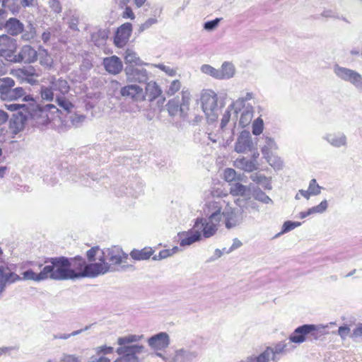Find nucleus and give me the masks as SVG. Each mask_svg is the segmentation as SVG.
<instances>
[{
	"mask_svg": "<svg viewBox=\"0 0 362 362\" xmlns=\"http://www.w3.org/2000/svg\"><path fill=\"white\" fill-rule=\"evenodd\" d=\"M100 248L92 247L86 252L88 263L81 256L69 259V279L83 277H96L110 271V264L106 261L104 253L96 259Z\"/></svg>",
	"mask_w": 362,
	"mask_h": 362,
	"instance_id": "1",
	"label": "nucleus"
},
{
	"mask_svg": "<svg viewBox=\"0 0 362 362\" xmlns=\"http://www.w3.org/2000/svg\"><path fill=\"white\" fill-rule=\"evenodd\" d=\"M39 273L29 269L23 273V278L28 280L42 281L48 278L54 280L69 279V259L64 257L51 258Z\"/></svg>",
	"mask_w": 362,
	"mask_h": 362,
	"instance_id": "2",
	"label": "nucleus"
},
{
	"mask_svg": "<svg viewBox=\"0 0 362 362\" xmlns=\"http://www.w3.org/2000/svg\"><path fill=\"white\" fill-rule=\"evenodd\" d=\"M141 337L135 334H130L117 339V343L120 346L117 349V353L122 356L114 362H137L136 354L141 353L144 349L140 345H129V344L138 341Z\"/></svg>",
	"mask_w": 362,
	"mask_h": 362,
	"instance_id": "3",
	"label": "nucleus"
},
{
	"mask_svg": "<svg viewBox=\"0 0 362 362\" xmlns=\"http://www.w3.org/2000/svg\"><path fill=\"white\" fill-rule=\"evenodd\" d=\"M190 101V92L188 89L183 88L181 91V99H180V97H176L170 100L166 105L167 110L172 116L176 115L178 113L182 115L189 110Z\"/></svg>",
	"mask_w": 362,
	"mask_h": 362,
	"instance_id": "4",
	"label": "nucleus"
},
{
	"mask_svg": "<svg viewBox=\"0 0 362 362\" xmlns=\"http://www.w3.org/2000/svg\"><path fill=\"white\" fill-rule=\"evenodd\" d=\"M221 218H216V214L210 215L209 218H198L195 223L199 222L197 230H200V233L203 234L204 238H210L213 236L217 231Z\"/></svg>",
	"mask_w": 362,
	"mask_h": 362,
	"instance_id": "5",
	"label": "nucleus"
},
{
	"mask_svg": "<svg viewBox=\"0 0 362 362\" xmlns=\"http://www.w3.org/2000/svg\"><path fill=\"white\" fill-rule=\"evenodd\" d=\"M217 96L212 91H206L202 94L201 102L203 111L208 117L216 115L215 110H217Z\"/></svg>",
	"mask_w": 362,
	"mask_h": 362,
	"instance_id": "6",
	"label": "nucleus"
},
{
	"mask_svg": "<svg viewBox=\"0 0 362 362\" xmlns=\"http://www.w3.org/2000/svg\"><path fill=\"white\" fill-rule=\"evenodd\" d=\"M199 222L194 223L192 228L180 232L177 234L180 241V245L182 247L189 246L202 239L200 230H197Z\"/></svg>",
	"mask_w": 362,
	"mask_h": 362,
	"instance_id": "7",
	"label": "nucleus"
},
{
	"mask_svg": "<svg viewBox=\"0 0 362 362\" xmlns=\"http://www.w3.org/2000/svg\"><path fill=\"white\" fill-rule=\"evenodd\" d=\"M334 73L340 78L349 81L355 86L362 89V76L356 71L340 66L334 68Z\"/></svg>",
	"mask_w": 362,
	"mask_h": 362,
	"instance_id": "8",
	"label": "nucleus"
},
{
	"mask_svg": "<svg viewBox=\"0 0 362 362\" xmlns=\"http://www.w3.org/2000/svg\"><path fill=\"white\" fill-rule=\"evenodd\" d=\"M132 33L131 23H124L117 28L115 36L114 44L119 48L124 47L128 42Z\"/></svg>",
	"mask_w": 362,
	"mask_h": 362,
	"instance_id": "9",
	"label": "nucleus"
},
{
	"mask_svg": "<svg viewBox=\"0 0 362 362\" xmlns=\"http://www.w3.org/2000/svg\"><path fill=\"white\" fill-rule=\"evenodd\" d=\"M120 95L130 99L133 102L144 101V92L143 88L136 84H129L120 89Z\"/></svg>",
	"mask_w": 362,
	"mask_h": 362,
	"instance_id": "10",
	"label": "nucleus"
},
{
	"mask_svg": "<svg viewBox=\"0 0 362 362\" xmlns=\"http://www.w3.org/2000/svg\"><path fill=\"white\" fill-rule=\"evenodd\" d=\"M37 52L30 45H24L19 53L11 59L15 62L33 63L37 59Z\"/></svg>",
	"mask_w": 362,
	"mask_h": 362,
	"instance_id": "11",
	"label": "nucleus"
},
{
	"mask_svg": "<svg viewBox=\"0 0 362 362\" xmlns=\"http://www.w3.org/2000/svg\"><path fill=\"white\" fill-rule=\"evenodd\" d=\"M16 44L13 39L6 35L0 36V57L11 60L16 51Z\"/></svg>",
	"mask_w": 362,
	"mask_h": 362,
	"instance_id": "12",
	"label": "nucleus"
},
{
	"mask_svg": "<svg viewBox=\"0 0 362 362\" xmlns=\"http://www.w3.org/2000/svg\"><path fill=\"white\" fill-rule=\"evenodd\" d=\"M149 346L156 351L163 350L170 344L169 336L165 332H160L148 339Z\"/></svg>",
	"mask_w": 362,
	"mask_h": 362,
	"instance_id": "13",
	"label": "nucleus"
},
{
	"mask_svg": "<svg viewBox=\"0 0 362 362\" xmlns=\"http://www.w3.org/2000/svg\"><path fill=\"white\" fill-rule=\"evenodd\" d=\"M20 279L21 277L8 267H0V294L4 291L7 283H14Z\"/></svg>",
	"mask_w": 362,
	"mask_h": 362,
	"instance_id": "14",
	"label": "nucleus"
},
{
	"mask_svg": "<svg viewBox=\"0 0 362 362\" xmlns=\"http://www.w3.org/2000/svg\"><path fill=\"white\" fill-rule=\"evenodd\" d=\"M253 143L249 132H242L235 145V151L238 153H246L252 151Z\"/></svg>",
	"mask_w": 362,
	"mask_h": 362,
	"instance_id": "15",
	"label": "nucleus"
},
{
	"mask_svg": "<svg viewBox=\"0 0 362 362\" xmlns=\"http://www.w3.org/2000/svg\"><path fill=\"white\" fill-rule=\"evenodd\" d=\"M5 108L11 112H18L20 115L22 117L23 120H26L29 117L33 118L35 117V114L33 112V107L28 106L25 104H6Z\"/></svg>",
	"mask_w": 362,
	"mask_h": 362,
	"instance_id": "16",
	"label": "nucleus"
},
{
	"mask_svg": "<svg viewBox=\"0 0 362 362\" xmlns=\"http://www.w3.org/2000/svg\"><path fill=\"white\" fill-rule=\"evenodd\" d=\"M103 65L105 70L112 74H119L123 68L122 61L117 56L105 58L103 59Z\"/></svg>",
	"mask_w": 362,
	"mask_h": 362,
	"instance_id": "17",
	"label": "nucleus"
},
{
	"mask_svg": "<svg viewBox=\"0 0 362 362\" xmlns=\"http://www.w3.org/2000/svg\"><path fill=\"white\" fill-rule=\"evenodd\" d=\"M144 92V100L150 102L155 100L162 94V90L157 83L150 81L146 83Z\"/></svg>",
	"mask_w": 362,
	"mask_h": 362,
	"instance_id": "18",
	"label": "nucleus"
},
{
	"mask_svg": "<svg viewBox=\"0 0 362 362\" xmlns=\"http://www.w3.org/2000/svg\"><path fill=\"white\" fill-rule=\"evenodd\" d=\"M310 330V327L306 326V325L298 327L290 336V341L298 344L303 342L306 339V337H308V332Z\"/></svg>",
	"mask_w": 362,
	"mask_h": 362,
	"instance_id": "19",
	"label": "nucleus"
},
{
	"mask_svg": "<svg viewBox=\"0 0 362 362\" xmlns=\"http://www.w3.org/2000/svg\"><path fill=\"white\" fill-rule=\"evenodd\" d=\"M34 69H17L12 70L11 74L16 78H22L23 80H25L28 83L33 84L36 82L35 80H33L34 73L33 72Z\"/></svg>",
	"mask_w": 362,
	"mask_h": 362,
	"instance_id": "20",
	"label": "nucleus"
},
{
	"mask_svg": "<svg viewBox=\"0 0 362 362\" xmlns=\"http://www.w3.org/2000/svg\"><path fill=\"white\" fill-rule=\"evenodd\" d=\"M5 28L7 32L11 35H18L23 30V25L17 18H9L6 24Z\"/></svg>",
	"mask_w": 362,
	"mask_h": 362,
	"instance_id": "21",
	"label": "nucleus"
},
{
	"mask_svg": "<svg viewBox=\"0 0 362 362\" xmlns=\"http://www.w3.org/2000/svg\"><path fill=\"white\" fill-rule=\"evenodd\" d=\"M154 253V250L151 247H145L141 250H133L130 252L132 259L136 261L148 259Z\"/></svg>",
	"mask_w": 362,
	"mask_h": 362,
	"instance_id": "22",
	"label": "nucleus"
},
{
	"mask_svg": "<svg viewBox=\"0 0 362 362\" xmlns=\"http://www.w3.org/2000/svg\"><path fill=\"white\" fill-rule=\"evenodd\" d=\"M109 260L112 264H119L126 262L128 259V255L122 250L113 249L108 252Z\"/></svg>",
	"mask_w": 362,
	"mask_h": 362,
	"instance_id": "23",
	"label": "nucleus"
},
{
	"mask_svg": "<svg viewBox=\"0 0 362 362\" xmlns=\"http://www.w3.org/2000/svg\"><path fill=\"white\" fill-rule=\"evenodd\" d=\"M15 86V81L10 77L0 78V98L4 100L11 88Z\"/></svg>",
	"mask_w": 362,
	"mask_h": 362,
	"instance_id": "24",
	"label": "nucleus"
},
{
	"mask_svg": "<svg viewBox=\"0 0 362 362\" xmlns=\"http://www.w3.org/2000/svg\"><path fill=\"white\" fill-rule=\"evenodd\" d=\"M107 37V31L103 29H98L91 34V41L98 47L105 45Z\"/></svg>",
	"mask_w": 362,
	"mask_h": 362,
	"instance_id": "25",
	"label": "nucleus"
},
{
	"mask_svg": "<svg viewBox=\"0 0 362 362\" xmlns=\"http://www.w3.org/2000/svg\"><path fill=\"white\" fill-rule=\"evenodd\" d=\"M158 356L163 358L165 362H186L189 358V354L182 349L175 352L173 358H165L161 354H157Z\"/></svg>",
	"mask_w": 362,
	"mask_h": 362,
	"instance_id": "26",
	"label": "nucleus"
},
{
	"mask_svg": "<svg viewBox=\"0 0 362 362\" xmlns=\"http://www.w3.org/2000/svg\"><path fill=\"white\" fill-rule=\"evenodd\" d=\"M40 64L46 67H51L53 64V59L47 49L40 48L37 52Z\"/></svg>",
	"mask_w": 362,
	"mask_h": 362,
	"instance_id": "27",
	"label": "nucleus"
},
{
	"mask_svg": "<svg viewBox=\"0 0 362 362\" xmlns=\"http://www.w3.org/2000/svg\"><path fill=\"white\" fill-rule=\"evenodd\" d=\"M235 163L238 168L246 172H252L257 169V164L255 161L247 160L245 158L236 160Z\"/></svg>",
	"mask_w": 362,
	"mask_h": 362,
	"instance_id": "28",
	"label": "nucleus"
},
{
	"mask_svg": "<svg viewBox=\"0 0 362 362\" xmlns=\"http://www.w3.org/2000/svg\"><path fill=\"white\" fill-rule=\"evenodd\" d=\"M221 216L225 218V224L227 228H231L237 225L238 218L233 210L230 209L229 211H223Z\"/></svg>",
	"mask_w": 362,
	"mask_h": 362,
	"instance_id": "29",
	"label": "nucleus"
},
{
	"mask_svg": "<svg viewBox=\"0 0 362 362\" xmlns=\"http://www.w3.org/2000/svg\"><path fill=\"white\" fill-rule=\"evenodd\" d=\"M219 71L221 79H228L232 78L235 74L234 66L231 63L227 62L222 64Z\"/></svg>",
	"mask_w": 362,
	"mask_h": 362,
	"instance_id": "30",
	"label": "nucleus"
},
{
	"mask_svg": "<svg viewBox=\"0 0 362 362\" xmlns=\"http://www.w3.org/2000/svg\"><path fill=\"white\" fill-rule=\"evenodd\" d=\"M25 91L22 87H17L15 88H11L8 93L6 96L4 100L13 101L17 100L24 96Z\"/></svg>",
	"mask_w": 362,
	"mask_h": 362,
	"instance_id": "31",
	"label": "nucleus"
},
{
	"mask_svg": "<svg viewBox=\"0 0 362 362\" xmlns=\"http://www.w3.org/2000/svg\"><path fill=\"white\" fill-rule=\"evenodd\" d=\"M207 213H211V215L216 214V218H221L222 206L218 202L211 201L206 204Z\"/></svg>",
	"mask_w": 362,
	"mask_h": 362,
	"instance_id": "32",
	"label": "nucleus"
},
{
	"mask_svg": "<svg viewBox=\"0 0 362 362\" xmlns=\"http://www.w3.org/2000/svg\"><path fill=\"white\" fill-rule=\"evenodd\" d=\"M230 193L233 196L245 197L250 194V189L240 183H235L230 187Z\"/></svg>",
	"mask_w": 362,
	"mask_h": 362,
	"instance_id": "33",
	"label": "nucleus"
},
{
	"mask_svg": "<svg viewBox=\"0 0 362 362\" xmlns=\"http://www.w3.org/2000/svg\"><path fill=\"white\" fill-rule=\"evenodd\" d=\"M329 142L334 146L340 147L346 143V136L343 134H332L328 136Z\"/></svg>",
	"mask_w": 362,
	"mask_h": 362,
	"instance_id": "34",
	"label": "nucleus"
},
{
	"mask_svg": "<svg viewBox=\"0 0 362 362\" xmlns=\"http://www.w3.org/2000/svg\"><path fill=\"white\" fill-rule=\"evenodd\" d=\"M124 62L126 64L132 65H139L141 64V59L136 53L129 49H127L125 52Z\"/></svg>",
	"mask_w": 362,
	"mask_h": 362,
	"instance_id": "35",
	"label": "nucleus"
},
{
	"mask_svg": "<svg viewBox=\"0 0 362 362\" xmlns=\"http://www.w3.org/2000/svg\"><path fill=\"white\" fill-rule=\"evenodd\" d=\"M276 352L267 347L257 358V362H270L274 360Z\"/></svg>",
	"mask_w": 362,
	"mask_h": 362,
	"instance_id": "36",
	"label": "nucleus"
},
{
	"mask_svg": "<svg viewBox=\"0 0 362 362\" xmlns=\"http://www.w3.org/2000/svg\"><path fill=\"white\" fill-rule=\"evenodd\" d=\"M306 326L310 328V330L308 332V337H311L313 339H317L325 334L324 330L316 325H306Z\"/></svg>",
	"mask_w": 362,
	"mask_h": 362,
	"instance_id": "37",
	"label": "nucleus"
},
{
	"mask_svg": "<svg viewBox=\"0 0 362 362\" xmlns=\"http://www.w3.org/2000/svg\"><path fill=\"white\" fill-rule=\"evenodd\" d=\"M182 88V83L180 80H173L168 87L165 93L168 96H173L176 94Z\"/></svg>",
	"mask_w": 362,
	"mask_h": 362,
	"instance_id": "38",
	"label": "nucleus"
},
{
	"mask_svg": "<svg viewBox=\"0 0 362 362\" xmlns=\"http://www.w3.org/2000/svg\"><path fill=\"white\" fill-rule=\"evenodd\" d=\"M53 89L55 90L60 91L62 94H65L69 90V86L66 81L63 79H59L53 83Z\"/></svg>",
	"mask_w": 362,
	"mask_h": 362,
	"instance_id": "39",
	"label": "nucleus"
},
{
	"mask_svg": "<svg viewBox=\"0 0 362 362\" xmlns=\"http://www.w3.org/2000/svg\"><path fill=\"white\" fill-rule=\"evenodd\" d=\"M178 251L177 247H173L172 249H165L160 251L158 256H154L153 259L154 260L162 259L170 257L173 254Z\"/></svg>",
	"mask_w": 362,
	"mask_h": 362,
	"instance_id": "40",
	"label": "nucleus"
},
{
	"mask_svg": "<svg viewBox=\"0 0 362 362\" xmlns=\"http://www.w3.org/2000/svg\"><path fill=\"white\" fill-rule=\"evenodd\" d=\"M264 129V122L262 118L258 117L252 123V134L258 136L261 134Z\"/></svg>",
	"mask_w": 362,
	"mask_h": 362,
	"instance_id": "41",
	"label": "nucleus"
},
{
	"mask_svg": "<svg viewBox=\"0 0 362 362\" xmlns=\"http://www.w3.org/2000/svg\"><path fill=\"white\" fill-rule=\"evenodd\" d=\"M41 98L47 101H52L54 98V93L52 88L42 86L40 90Z\"/></svg>",
	"mask_w": 362,
	"mask_h": 362,
	"instance_id": "42",
	"label": "nucleus"
},
{
	"mask_svg": "<svg viewBox=\"0 0 362 362\" xmlns=\"http://www.w3.org/2000/svg\"><path fill=\"white\" fill-rule=\"evenodd\" d=\"M57 104L64 110L69 112L74 107L72 103L64 97H57Z\"/></svg>",
	"mask_w": 362,
	"mask_h": 362,
	"instance_id": "43",
	"label": "nucleus"
},
{
	"mask_svg": "<svg viewBox=\"0 0 362 362\" xmlns=\"http://www.w3.org/2000/svg\"><path fill=\"white\" fill-rule=\"evenodd\" d=\"M202 71L214 78L216 79H221V76L220 75V71L219 69H216L215 68L209 66V65H204L202 67Z\"/></svg>",
	"mask_w": 362,
	"mask_h": 362,
	"instance_id": "44",
	"label": "nucleus"
},
{
	"mask_svg": "<svg viewBox=\"0 0 362 362\" xmlns=\"http://www.w3.org/2000/svg\"><path fill=\"white\" fill-rule=\"evenodd\" d=\"M23 101L24 102H32V103H30L29 105H27L28 106L31 107V108L33 107V112L35 114V116L37 114V110H42L41 107L36 105L35 99L31 96L30 95H24L23 97Z\"/></svg>",
	"mask_w": 362,
	"mask_h": 362,
	"instance_id": "45",
	"label": "nucleus"
},
{
	"mask_svg": "<svg viewBox=\"0 0 362 362\" xmlns=\"http://www.w3.org/2000/svg\"><path fill=\"white\" fill-rule=\"evenodd\" d=\"M236 172L233 168H226L223 172L224 180L228 182L235 181L236 179Z\"/></svg>",
	"mask_w": 362,
	"mask_h": 362,
	"instance_id": "46",
	"label": "nucleus"
},
{
	"mask_svg": "<svg viewBox=\"0 0 362 362\" xmlns=\"http://www.w3.org/2000/svg\"><path fill=\"white\" fill-rule=\"evenodd\" d=\"M327 208V202L326 200H324L320 203L317 206H315L308 211V214H313V213H322L325 211Z\"/></svg>",
	"mask_w": 362,
	"mask_h": 362,
	"instance_id": "47",
	"label": "nucleus"
},
{
	"mask_svg": "<svg viewBox=\"0 0 362 362\" xmlns=\"http://www.w3.org/2000/svg\"><path fill=\"white\" fill-rule=\"evenodd\" d=\"M156 66L160 70L164 71L169 76H175L177 74V70L175 69L163 64H157Z\"/></svg>",
	"mask_w": 362,
	"mask_h": 362,
	"instance_id": "48",
	"label": "nucleus"
},
{
	"mask_svg": "<svg viewBox=\"0 0 362 362\" xmlns=\"http://www.w3.org/2000/svg\"><path fill=\"white\" fill-rule=\"evenodd\" d=\"M308 189L313 195H317L321 192V187L317 183L315 179H312L310 182Z\"/></svg>",
	"mask_w": 362,
	"mask_h": 362,
	"instance_id": "49",
	"label": "nucleus"
},
{
	"mask_svg": "<svg viewBox=\"0 0 362 362\" xmlns=\"http://www.w3.org/2000/svg\"><path fill=\"white\" fill-rule=\"evenodd\" d=\"M220 21H221V18H216L213 21H207L205 23L204 28L206 30H212L218 25Z\"/></svg>",
	"mask_w": 362,
	"mask_h": 362,
	"instance_id": "50",
	"label": "nucleus"
},
{
	"mask_svg": "<svg viewBox=\"0 0 362 362\" xmlns=\"http://www.w3.org/2000/svg\"><path fill=\"white\" fill-rule=\"evenodd\" d=\"M123 18H130L134 20L135 18V15L132 11V9L129 6H127L122 15Z\"/></svg>",
	"mask_w": 362,
	"mask_h": 362,
	"instance_id": "51",
	"label": "nucleus"
},
{
	"mask_svg": "<svg viewBox=\"0 0 362 362\" xmlns=\"http://www.w3.org/2000/svg\"><path fill=\"white\" fill-rule=\"evenodd\" d=\"M113 353V348L112 346H102L98 348L97 354H108Z\"/></svg>",
	"mask_w": 362,
	"mask_h": 362,
	"instance_id": "52",
	"label": "nucleus"
},
{
	"mask_svg": "<svg viewBox=\"0 0 362 362\" xmlns=\"http://www.w3.org/2000/svg\"><path fill=\"white\" fill-rule=\"evenodd\" d=\"M297 224L291 222V221H286L283 225V230L282 232H288L293 229H294L296 227Z\"/></svg>",
	"mask_w": 362,
	"mask_h": 362,
	"instance_id": "53",
	"label": "nucleus"
},
{
	"mask_svg": "<svg viewBox=\"0 0 362 362\" xmlns=\"http://www.w3.org/2000/svg\"><path fill=\"white\" fill-rule=\"evenodd\" d=\"M338 333L342 339H344L350 333V329L347 326H341L339 327Z\"/></svg>",
	"mask_w": 362,
	"mask_h": 362,
	"instance_id": "54",
	"label": "nucleus"
},
{
	"mask_svg": "<svg viewBox=\"0 0 362 362\" xmlns=\"http://www.w3.org/2000/svg\"><path fill=\"white\" fill-rule=\"evenodd\" d=\"M230 112L228 111L226 112L223 114L222 119H221V126L222 128L227 125V124L228 123V122L230 120Z\"/></svg>",
	"mask_w": 362,
	"mask_h": 362,
	"instance_id": "55",
	"label": "nucleus"
},
{
	"mask_svg": "<svg viewBox=\"0 0 362 362\" xmlns=\"http://www.w3.org/2000/svg\"><path fill=\"white\" fill-rule=\"evenodd\" d=\"M50 37H51V33L49 31H45L42 34V41L45 42V43H47L49 39H50Z\"/></svg>",
	"mask_w": 362,
	"mask_h": 362,
	"instance_id": "56",
	"label": "nucleus"
},
{
	"mask_svg": "<svg viewBox=\"0 0 362 362\" xmlns=\"http://www.w3.org/2000/svg\"><path fill=\"white\" fill-rule=\"evenodd\" d=\"M62 362H78V360L76 357L73 356H66L62 360Z\"/></svg>",
	"mask_w": 362,
	"mask_h": 362,
	"instance_id": "57",
	"label": "nucleus"
},
{
	"mask_svg": "<svg viewBox=\"0 0 362 362\" xmlns=\"http://www.w3.org/2000/svg\"><path fill=\"white\" fill-rule=\"evenodd\" d=\"M353 336L354 337H361L362 338V326H360L354 329Z\"/></svg>",
	"mask_w": 362,
	"mask_h": 362,
	"instance_id": "58",
	"label": "nucleus"
},
{
	"mask_svg": "<svg viewBox=\"0 0 362 362\" xmlns=\"http://www.w3.org/2000/svg\"><path fill=\"white\" fill-rule=\"evenodd\" d=\"M299 193L303 196L305 198H306L307 199H308L310 196H312L313 194H311V192H310L309 189L308 190H303V189H300L299 190Z\"/></svg>",
	"mask_w": 362,
	"mask_h": 362,
	"instance_id": "59",
	"label": "nucleus"
},
{
	"mask_svg": "<svg viewBox=\"0 0 362 362\" xmlns=\"http://www.w3.org/2000/svg\"><path fill=\"white\" fill-rule=\"evenodd\" d=\"M92 362H110V359L105 356H100Z\"/></svg>",
	"mask_w": 362,
	"mask_h": 362,
	"instance_id": "60",
	"label": "nucleus"
},
{
	"mask_svg": "<svg viewBox=\"0 0 362 362\" xmlns=\"http://www.w3.org/2000/svg\"><path fill=\"white\" fill-rule=\"evenodd\" d=\"M33 1L34 0H21V3L23 6L26 7V6H32Z\"/></svg>",
	"mask_w": 362,
	"mask_h": 362,
	"instance_id": "61",
	"label": "nucleus"
},
{
	"mask_svg": "<svg viewBox=\"0 0 362 362\" xmlns=\"http://www.w3.org/2000/svg\"><path fill=\"white\" fill-rule=\"evenodd\" d=\"M41 108H42V110H37V112H42L44 110L48 111V110H50L51 109L56 108V107L52 104H48Z\"/></svg>",
	"mask_w": 362,
	"mask_h": 362,
	"instance_id": "62",
	"label": "nucleus"
},
{
	"mask_svg": "<svg viewBox=\"0 0 362 362\" xmlns=\"http://www.w3.org/2000/svg\"><path fill=\"white\" fill-rule=\"evenodd\" d=\"M153 21H148L145 22L144 24H142L140 27L141 30H144V29L148 28L151 24Z\"/></svg>",
	"mask_w": 362,
	"mask_h": 362,
	"instance_id": "63",
	"label": "nucleus"
},
{
	"mask_svg": "<svg viewBox=\"0 0 362 362\" xmlns=\"http://www.w3.org/2000/svg\"><path fill=\"white\" fill-rule=\"evenodd\" d=\"M253 98V93H247L246 95L242 98V101H247Z\"/></svg>",
	"mask_w": 362,
	"mask_h": 362,
	"instance_id": "64",
	"label": "nucleus"
}]
</instances>
